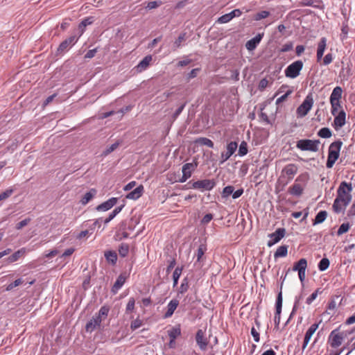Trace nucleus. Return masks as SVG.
<instances>
[{"label": "nucleus", "mask_w": 355, "mask_h": 355, "mask_svg": "<svg viewBox=\"0 0 355 355\" xmlns=\"http://www.w3.org/2000/svg\"><path fill=\"white\" fill-rule=\"evenodd\" d=\"M352 190V184L346 182H342L337 191V196L335 199V207L337 208L340 202H344V205H348L352 200L350 192Z\"/></svg>", "instance_id": "nucleus-1"}, {"label": "nucleus", "mask_w": 355, "mask_h": 355, "mask_svg": "<svg viewBox=\"0 0 355 355\" xmlns=\"http://www.w3.org/2000/svg\"><path fill=\"white\" fill-rule=\"evenodd\" d=\"M342 145L343 142L340 140H338L333 142L329 146L328 157L326 164V166L328 168H332L336 161L338 159Z\"/></svg>", "instance_id": "nucleus-2"}, {"label": "nucleus", "mask_w": 355, "mask_h": 355, "mask_svg": "<svg viewBox=\"0 0 355 355\" xmlns=\"http://www.w3.org/2000/svg\"><path fill=\"white\" fill-rule=\"evenodd\" d=\"M319 140L300 139L296 143V147L302 151L317 152L319 149Z\"/></svg>", "instance_id": "nucleus-3"}, {"label": "nucleus", "mask_w": 355, "mask_h": 355, "mask_svg": "<svg viewBox=\"0 0 355 355\" xmlns=\"http://www.w3.org/2000/svg\"><path fill=\"white\" fill-rule=\"evenodd\" d=\"M303 62L302 60H296L289 64L284 71L286 77L289 78H295L303 68Z\"/></svg>", "instance_id": "nucleus-4"}, {"label": "nucleus", "mask_w": 355, "mask_h": 355, "mask_svg": "<svg viewBox=\"0 0 355 355\" xmlns=\"http://www.w3.org/2000/svg\"><path fill=\"white\" fill-rule=\"evenodd\" d=\"M79 36L72 35L62 41L57 49L56 54L62 55L71 48L78 40Z\"/></svg>", "instance_id": "nucleus-5"}, {"label": "nucleus", "mask_w": 355, "mask_h": 355, "mask_svg": "<svg viewBox=\"0 0 355 355\" xmlns=\"http://www.w3.org/2000/svg\"><path fill=\"white\" fill-rule=\"evenodd\" d=\"M313 105V99L312 94L306 96L303 103L297 107V114L300 117L305 116Z\"/></svg>", "instance_id": "nucleus-6"}, {"label": "nucleus", "mask_w": 355, "mask_h": 355, "mask_svg": "<svg viewBox=\"0 0 355 355\" xmlns=\"http://www.w3.org/2000/svg\"><path fill=\"white\" fill-rule=\"evenodd\" d=\"M306 268L307 261L304 258H302L297 262H295L293 267V271L298 272L299 279L302 283L305 280Z\"/></svg>", "instance_id": "nucleus-7"}, {"label": "nucleus", "mask_w": 355, "mask_h": 355, "mask_svg": "<svg viewBox=\"0 0 355 355\" xmlns=\"http://www.w3.org/2000/svg\"><path fill=\"white\" fill-rule=\"evenodd\" d=\"M215 185L216 182L214 180L205 179L194 182L192 184L191 188L194 189L210 191L215 187Z\"/></svg>", "instance_id": "nucleus-8"}, {"label": "nucleus", "mask_w": 355, "mask_h": 355, "mask_svg": "<svg viewBox=\"0 0 355 355\" xmlns=\"http://www.w3.org/2000/svg\"><path fill=\"white\" fill-rule=\"evenodd\" d=\"M344 339L343 334L338 332V329L333 330L329 337L330 345L334 347H339Z\"/></svg>", "instance_id": "nucleus-9"}, {"label": "nucleus", "mask_w": 355, "mask_h": 355, "mask_svg": "<svg viewBox=\"0 0 355 355\" xmlns=\"http://www.w3.org/2000/svg\"><path fill=\"white\" fill-rule=\"evenodd\" d=\"M282 291L279 293L276 300V313L275 315V329H278L280 322V314L282 312Z\"/></svg>", "instance_id": "nucleus-10"}, {"label": "nucleus", "mask_w": 355, "mask_h": 355, "mask_svg": "<svg viewBox=\"0 0 355 355\" xmlns=\"http://www.w3.org/2000/svg\"><path fill=\"white\" fill-rule=\"evenodd\" d=\"M196 341L201 350H205L208 345V340L205 336V331L198 329L196 335Z\"/></svg>", "instance_id": "nucleus-11"}, {"label": "nucleus", "mask_w": 355, "mask_h": 355, "mask_svg": "<svg viewBox=\"0 0 355 355\" xmlns=\"http://www.w3.org/2000/svg\"><path fill=\"white\" fill-rule=\"evenodd\" d=\"M238 147L237 143L236 141H231L227 146V151L221 153V160L220 164L226 162L236 150Z\"/></svg>", "instance_id": "nucleus-12"}, {"label": "nucleus", "mask_w": 355, "mask_h": 355, "mask_svg": "<svg viewBox=\"0 0 355 355\" xmlns=\"http://www.w3.org/2000/svg\"><path fill=\"white\" fill-rule=\"evenodd\" d=\"M286 230L284 228L277 229L275 232L270 234L271 240L268 241V245L270 247L278 243L284 236Z\"/></svg>", "instance_id": "nucleus-13"}, {"label": "nucleus", "mask_w": 355, "mask_h": 355, "mask_svg": "<svg viewBox=\"0 0 355 355\" xmlns=\"http://www.w3.org/2000/svg\"><path fill=\"white\" fill-rule=\"evenodd\" d=\"M103 320L95 315L86 324L87 331L92 332L101 327Z\"/></svg>", "instance_id": "nucleus-14"}, {"label": "nucleus", "mask_w": 355, "mask_h": 355, "mask_svg": "<svg viewBox=\"0 0 355 355\" xmlns=\"http://www.w3.org/2000/svg\"><path fill=\"white\" fill-rule=\"evenodd\" d=\"M118 201L117 198H111L108 199L107 201L101 203V205L96 207V210L98 211H107L110 209L112 207H114Z\"/></svg>", "instance_id": "nucleus-15"}, {"label": "nucleus", "mask_w": 355, "mask_h": 355, "mask_svg": "<svg viewBox=\"0 0 355 355\" xmlns=\"http://www.w3.org/2000/svg\"><path fill=\"white\" fill-rule=\"evenodd\" d=\"M346 113L344 110H341L338 114L335 116L334 121V127L336 129L342 128L345 124Z\"/></svg>", "instance_id": "nucleus-16"}, {"label": "nucleus", "mask_w": 355, "mask_h": 355, "mask_svg": "<svg viewBox=\"0 0 355 355\" xmlns=\"http://www.w3.org/2000/svg\"><path fill=\"white\" fill-rule=\"evenodd\" d=\"M179 305V301L176 299L171 300L167 305V311L164 315V318L171 317Z\"/></svg>", "instance_id": "nucleus-17"}, {"label": "nucleus", "mask_w": 355, "mask_h": 355, "mask_svg": "<svg viewBox=\"0 0 355 355\" xmlns=\"http://www.w3.org/2000/svg\"><path fill=\"white\" fill-rule=\"evenodd\" d=\"M326 46H327V38L322 37L318 44L317 54H316L318 62H319L322 58L324 52L326 49Z\"/></svg>", "instance_id": "nucleus-18"}, {"label": "nucleus", "mask_w": 355, "mask_h": 355, "mask_svg": "<svg viewBox=\"0 0 355 355\" xmlns=\"http://www.w3.org/2000/svg\"><path fill=\"white\" fill-rule=\"evenodd\" d=\"M263 34H258L254 37L248 40L245 44V47L249 51H252L256 49L257 46L261 42Z\"/></svg>", "instance_id": "nucleus-19"}, {"label": "nucleus", "mask_w": 355, "mask_h": 355, "mask_svg": "<svg viewBox=\"0 0 355 355\" xmlns=\"http://www.w3.org/2000/svg\"><path fill=\"white\" fill-rule=\"evenodd\" d=\"M144 190V186L141 184L138 186L137 188H135L133 191L128 193L126 196V198L134 200H137L143 194Z\"/></svg>", "instance_id": "nucleus-20"}, {"label": "nucleus", "mask_w": 355, "mask_h": 355, "mask_svg": "<svg viewBox=\"0 0 355 355\" xmlns=\"http://www.w3.org/2000/svg\"><path fill=\"white\" fill-rule=\"evenodd\" d=\"M152 56L151 55H146L144 57L137 65V71L138 72H141L144 70H146L148 66L150 65V62L152 61Z\"/></svg>", "instance_id": "nucleus-21"}, {"label": "nucleus", "mask_w": 355, "mask_h": 355, "mask_svg": "<svg viewBox=\"0 0 355 355\" xmlns=\"http://www.w3.org/2000/svg\"><path fill=\"white\" fill-rule=\"evenodd\" d=\"M126 280V277L121 274L116 279L115 283L114 284L112 288V292L113 293H116L123 286Z\"/></svg>", "instance_id": "nucleus-22"}, {"label": "nucleus", "mask_w": 355, "mask_h": 355, "mask_svg": "<svg viewBox=\"0 0 355 355\" xmlns=\"http://www.w3.org/2000/svg\"><path fill=\"white\" fill-rule=\"evenodd\" d=\"M297 172V166L295 164H290L286 165L282 170V173H285L291 180Z\"/></svg>", "instance_id": "nucleus-23"}, {"label": "nucleus", "mask_w": 355, "mask_h": 355, "mask_svg": "<svg viewBox=\"0 0 355 355\" xmlns=\"http://www.w3.org/2000/svg\"><path fill=\"white\" fill-rule=\"evenodd\" d=\"M343 89L337 86L336 87L330 96L329 101L334 102H340V98H342Z\"/></svg>", "instance_id": "nucleus-24"}, {"label": "nucleus", "mask_w": 355, "mask_h": 355, "mask_svg": "<svg viewBox=\"0 0 355 355\" xmlns=\"http://www.w3.org/2000/svg\"><path fill=\"white\" fill-rule=\"evenodd\" d=\"M96 193L97 191L95 189H90L80 200L81 204L83 205H87L96 195Z\"/></svg>", "instance_id": "nucleus-25"}, {"label": "nucleus", "mask_w": 355, "mask_h": 355, "mask_svg": "<svg viewBox=\"0 0 355 355\" xmlns=\"http://www.w3.org/2000/svg\"><path fill=\"white\" fill-rule=\"evenodd\" d=\"M105 257L107 262L114 265L117 261V254L115 251L108 250L105 252Z\"/></svg>", "instance_id": "nucleus-26"}, {"label": "nucleus", "mask_w": 355, "mask_h": 355, "mask_svg": "<svg viewBox=\"0 0 355 355\" xmlns=\"http://www.w3.org/2000/svg\"><path fill=\"white\" fill-rule=\"evenodd\" d=\"M303 187L300 184L295 183L289 188V193L295 196H300L303 193Z\"/></svg>", "instance_id": "nucleus-27"}, {"label": "nucleus", "mask_w": 355, "mask_h": 355, "mask_svg": "<svg viewBox=\"0 0 355 355\" xmlns=\"http://www.w3.org/2000/svg\"><path fill=\"white\" fill-rule=\"evenodd\" d=\"M26 253L25 248H21L17 250L15 253H13L11 256L8 258V260L10 263H12L17 261L21 257L24 256Z\"/></svg>", "instance_id": "nucleus-28"}, {"label": "nucleus", "mask_w": 355, "mask_h": 355, "mask_svg": "<svg viewBox=\"0 0 355 355\" xmlns=\"http://www.w3.org/2000/svg\"><path fill=\"white\" fill-rule=\"evenodd\" d=\"M196 166L197 164L193 163H187L184 164L182 166V173L184 175L187 174L190 178L191 176L192 171H194Z\"/></svg>", "instance_id": "nucleus-29"}, {"label": "nucleus", "mask_w": 355, "mask_h": 355, "mask_svg": "<svg viewBox=\"0 0 355 355\" xmlns=\"http://www.w3.org/2000/svg\"><path fill=\"white\" fill-rule=\"evenodd\" d=\"M288 253V246L287 245H282L279 246L276 252H275L274 257L275 258L278 257H284L287 255Z\"/></svg>", "instance_id": "nucleus-30"}, {"label": "nucleus", "mask_w": 355, "mask_h": 355, "mask_svg": "<svg viewBox=\"0 0 355 355\" xmlns=\"http://www.w3.org/2000/svg\"><path fill=\"white\" fill-rule=\"evenodd\" d=\"M327 216V212L326 211H320L316 215L314 221H313V225H315L319 223H322L324 221Z\"/></svg>", "instance_id": "nucleus-31"}, {"label": "nucleus", "mask_w": 355, "mask_h": 355, "mask_svg": "<svg viewBox=\"0 0 355 355\" xmlns=\"http://www.w3.org/2000/svg\"><path fill=\"white\" fill-rule=\"evenodd\" d=\"M196 143L202 146H207L209 148L214 147L213 141L206 137H199L196 140Z\"/></svg>", "instance_id": "nucleus-32"}, {"label": "nucleus", "mask_w": 355, "mask_h": 355, "mask_svg": "<svg viewBox=\"0 0 355 355\" xmlns=\"http://www.w3.org/2000/svg\"><path fill=\"white\" fill-rule=\"evenodd\" d=\"M168 334L171 339V342H174L175 339L181 334L180 328H173L171 330L168 331Z\"/></svg>", "instance_id": "nucleus-33"}, {"label": "nucleus", "mask_w": 355, "mask_h": 355, "mask_svg": "<svg viewBox=\"0 0 355 355\" xmlns=\"http://www.w3.org/2000/svg\"><path fill=\"white\" fill-rule=\"evenodd\" d=\"M129 252V245L127 243H121L119 248V253L121 257H125Z\"/></svg>", "instance_id": "nucleus-34"}, {"label": "nucleus", "mask_w": 355, "mask_h": 355, "mask_svg": "<svg viewBox=\"0 0 355 355\" xmlns=\"http://www.w3.org/2000/svg\"><path fill=\"white\" fill-rule=\"evenodd\" d=\"M109 311L110 309L108 307L103 306L100 309L98 313L96 315L102 320H104L107 317Z\"/></svg>", "instance_id": "nucleus-35"}, {"label": "nucleus", "mask_w": 355, "mask_h": 355, "mask_svg": "<svg viewBox=\"0 0 355 355\" xmlns=\"http://www.w3.org/2000/svg\"><path fill=\"white\" fill-rule=\"evenodd\" d=\"M182 268L177 267L173 274V287L176 286L178 282V279L181 275Z\"/></svg>", "instance_id": "nucleus-36"}, {"label": "nucleus", "mask_w": 355, "mask_h": 355, "mask_svg": "<svg viewBox=\"0 0 355 355\" xmlns=\"http://www.w3.org/2000/svg\"><path fill=\"white\" fill-rule=\"evenodd\" d=\"M329 260L327 258L322 259L318 263V269L320 271L326 270L329 266Z\"/></svg>", "instance_id": "nucleus-37"}, {"label": "nucleus", "mask_w": 355, "mask_h": 355, "mask_svg": "<svg viewBox=\"0 0 355 355\" xmlns=\"http://www.w3.org/2000/svg\"><path fill=\"white\" fill-rule=\"evenodd\" d=\"M93 20L92 17H88L86 19H84L79 24V29H80V36L83 34L84 32L85 28L91 24H92Z\"/></svg>", "instance_id": "nucleus-38"}, {"label": "nucleus", "mask_w": 355, "mask_h": 355, "mask_svg": "<svg viewBox=\"0 0 355 355\" xmlns=\"http://www.w3.org/2000/svg\"><path fill=\"white\" fill-rule=\"evenodd\" d=\"M318 135L322 138H329L331 136V131L328 128H322L318 131Z\"/></svg>", "instance_id": "nucleus-39"}, {"label": "nucleus", "mask_w": 355, "mask_h": 355, "mask_svg": "<svg viewBox=\"0 0 355 355\" xmlns=\"http://www.w3.org/2000/svg\"><path fill=\"white\" fill-rule=\"evenodd\" d=\"M185 33H182L179 35L178 38L175 40L173 44V50L175 51L177 49L181 46L182 42L185 40Z\"/></svg>", "instance_id": "nucleus-40"}, {"label": "nucleus", "mask_w": 355, "mask_h": 355, "mask_svg": "<svg viewBox=\"0 0 355 355\" xmlns=\"http://www.w3.org/2000/svg\"><path fill=\"white\" fill-rule=\"evenodd\" d=\"M162 4L163 2L160 0L150 1L147 3L146 8L148 10H152L159 7Z\"/></svg>", "instance_id": "nucleus-41"}, {"label": "nucleus", "mask_w": 355, "mask_h": 355, "mask_svg": "<svg viewBox=\"0 0 355 355\" xmlns=\"http://www.w3.org/2000/svg\"><path fill=\"white\" fill-rule=\"evenodd\" d=\"M248 153V145L245 141H242L239 148V155L244 156Z\"/></svg>", "instance_id": "nucleus-42"}, {"label": "nucleus", "mask_w": 355, "mask_h": 355, "mask_svg": "<svg viewBox=\"0 0 355 355\" xmlns=\"http://www.w3.org/2000/svg\"><path fill=\"white\" fill-rule=\"evenodd\" d=\"M189 287V286L188 280L187 278H184L182 280L181 285L179 288V293H182V294L186 293L188 291Z\"/></svg>", "instance_id": "nucleus-43"}, {"label": "nucleus", "mask_w": 355, "mask_h": 355, "mask_svg": "<svg viewBox=\"0 0 355 355\" xmlns=\"http://www.w3.org/2000/svg\"><path fill=\"white\" fill-rule=\"evenodd\" d=\"M234 190V187L233 186H227L225 187L222 192V197L223 198H227L229 196L232 194L233 191Z\"/></svg>", "instance_id": "nucleus-44"}, {"label": "nucleus", "mask_w": 355, "mask_h": 355, "mask_svg": "<svg viewBox=\"0 0 355 355\" xmlns=\"http://www.w3.org/2000/svg\"><path fill=\"white\" fill-rule=\"evenodd\" d=\"M350 228V225L348 223H343L338 230L337 234L338 236L347 232Z\"/></svg>", "instance_id": "nucleus-45"}, {"label": "nucleus", "mask_w": 355, "mask_h": 355, "mask_svg": "<svg viewBox=\"0 0 355 355\" xmlns=\"http://www.w3.org/2000/svg\"><path fill=\"white\" fill-rule=\"evenodd\" d=\"M269 15H270V12L268 11L263 10L259 12H257L255 15L254 19L256 21H259L262 19H265V18L268 17Z\"/></svg>", "instance_id": "nucleus-46"}, {"label": "nucleus", "mask_w": 355, "mask_h": 355, "mask_svg": "<svg viewBox=\"0 0 355 355\" xmlns=\"http://www.w3.org/2000/svg\"><path fill=\"white\" fill-rule=\"evenodd\" d=\"M232 19V18L231 17L230 13L229 12V13L225 14V15H222L221 17H220L218 19L217 22H218L220 24H225V23L229 22Z\"/></svg>", "instance_id": "nucleus-47"}, {"label": "nucleus", "mask_w": 355, "mask_h": 355, "mask_svg": "<svg viewBox=\"0 0 355 355\" xmlns=\"http://www.w3.org/2000/svg\"><path fill=\"white\" fill-rule=\"evenodd\" d=\"M347 205H344V202H340L338 204V207L336 208V207H335V201H334L332 208H333V210L334 211V212L338 214V213L343 211L345 209V208L347 207Z\"/></svg>", "instance_id": "nucleus-48"}, {"label": "nucleus", "mask_w": 355, "mask_h": 355, "mask_svg": "<svg viewBox=\"0 0 355 355\" xmlns=\"http://www.w3.org/2000/svg\"><path fill=\"white\" fill-rule=\"evenodd\" d=\"M23 283V280L19 278V279H16L15 281H14L13 282H12L11 284H8L6 287V291H11L14 288L19 286L20 284H21Z\"/></svg>", "instance_id": "nucleus-49"}, {"label": "nucleus", "mask_w": 355, "mask_h": 355, "mask_svg": "<svg viewBox=\"0 0 355 355\" xmlns=\"http://www.w3.org/2000/svg\"><path fill=\"white\" fill-rule=\"evenodd\" d=\"M206 247L204 245H200L197 250V261H200V259L205 254Z\"/></svg>", "instance_id": "nucleus-50"}, {"label": "nucleus", "mask_w": 355, "mask_h": 355, "mask_svg": "<svg viewBox=\"0 0 355 355\" xmlns=\"http://www.w3.org/2000/svg\"><path fill=\"white\" fill-rule=\"evenodd\" d=\"M303 297L302 295H299V296H297L295 297V303H294V306H293V310H292V312L291 313V315H290V318L292 317L293 314L296 311V310L297 309L298 306H299V304H300V301L302 300Z\"/></svg>", "instance_id": "nucleus-51"}, {"label": "nucleus", "mask_w": 355, "mask_h": 355, "mask_svg": "<svg viewBox=\"0 0 355 355\" xmlns=\"http://www.w3.org/2000/svg\"><path fill=\"white\" fill-rule=\"evenodd\" d=\"M330 103L331 105V114L334 116H336V114L338 112V108L340 107V102H334V101L333 102L330 101Z\"/></svg>", "instance_id": "nucleus-52"}, {"label": "nucleus", "mask_w": 355, "mask_h": 355, "mask_svg": "<svg viewBox=\"0 0 355 355\" xmlns=\"http://www.w3.org/2000/svg\"><path fill=\"white\" fill-rule=\"evenodd\" d=\"M119 146V142H115L113 144H112L110 146H109L105 151H104V155H107L108 154L111 153L112 152H113L114 150H116L118 146Z\"/></svg>", "instance_id": "nucleus-53"}, {"label": "nucleus", "mask_w": 355, "mask_h": 355, "mask_svg": "<svg viewBox=\"0 0 355 355\" xmlns=\"http://www.w3.org/2000/svg\"><path fill=\"white\" fill-rule=\"evenodd\" d=\"M12 193H13V189H12L6 190L4 192H3L0 194V201L6 200L8 197H10Z\"/></svg>", "instance_id": "nucleus-54"}, {"label": "nucleus", "mask_w": 355, "mask_h": 355, "mask_svg": "<svg viewBox=\"0 0 355 355\" xmlns=\"http://www.w3.org/2000/svg\"><path fill=\"white\" fill-rule=\"evenodd\" d=\"M31 221V218H26L21 221H20L19 223H18L17 225H16V229L17 230H21L24 227L26 226L29 222Z\"/></svg>", "instance_id": "nucleus-55"}, {"label": "nucleus", "mask_w": 355, "mask_h": 355, "mask_svg": "<svg viewBox=\"0 0 355 355\" xmlns=\"http://www.w3.org/2000/svg\"><path fill=\"white\" fill-rule=\"evenodd\" d=\"M318 293H320L319 291V289H317L315 292H313L307 299H306V304H311L313 300H315L318 296Z\"/></svg>", "instance_id": "nucleus-56"}, {"label": "nucleus", "mask_w": 355, "mask_h": 355, "mask_svg": "<svg viewBox=\"0 0 355 355\" xmlns=\"http://www.w3.org/2000/svg\"><path fill=\"white\" fill-rule=\"evenodd\" d=\"M135 300L133 297L129 299L126 306V311H132L135 308Z\"/></svg>", "instance_id": "nucleus-57"}, {"label": "nucleus", "mask_w": 355, "mask_h": 355, "mask_svg": "<svg viewBox=\"0 0 355 355\" xmlns=\"http://www.w3.org/2000/svg\"><path fill=\"white\" fill-rule=\"evenodd\" d=\"M141 324H142V322L139 319H136L132 322L130 328L132 330H135V329L139 328L141 326Z\"/></svg>", "instance_id": "nucleus-58"}, {"label": "nucleus", "mask_w": 355, "mask_h": 355, "mask_svg": "<svg viewBox=\"0 0 355 355\" xmlns=\"http://www.w3.org/2000/svg\"><path fill=\"white\" fill-rule=\"evenodd\" d=\"M292 93V90H288L286 92V93L282 96L279 97L276 101V104H279L282 102L284 101L288 96Z\"/></svg>", "instance_id": "nucleus-59"}, {"label": "nucleus", "mask_w": 355, "mask_h": 355, "mask_svg": "<svg viewBox=\"0 0 355 355\" xmlns=\"http://www.w3.org/2000/svg\"><path fill=\"white\" fill-rule=\"evenodd\" d=\"M333 60V55L331 53L327 54L324 59H323V64L324 65H328Z\"/></svg>", "instance_id": "nucleus-60"}, {"label": "nucleus", "mask_w": 355, "mask_h": 355, "mask_svg": "<svg viewBox=\"0 0 355 355\" xmlns=\"http://www.w3.org/2000/svg\"><path fill=\"white\" fill-rule=\"evenodd\" d=\"M293 46V44L291 42H288V43H286V44H284L282 49H281V52H288L291 50H292Z\"/></svg>", "instance_id": "nucleus-61"}, {"label": "nucleus", "mask_w": 355, "mask_h": 355, "mask_svg": "<svg viewBox=\"0 0 355 355\" xmlns=\"http://www.w3.org/2000/svg\"><path fill=\"white\" fill-rule=\"evenodd\" d=\"M212 218H213V215L211 214H207L202 218L201 223L202 224H207L212 220Z\"/></svg>", "instance_id": "nucleus-62"}, {"label": "nucleus", "mask_w": 355, "mask_h": 355, "mask_svg": "<svg viewBox=\"0 0 355 355\" xmlns=\"http://www.w3.org/2000/svg\"><path fill=\"white\" fill-rule=\"evenodd\" d=\"M186 105V103H183L182 105H181L177 110L176 111L174 112L173 115V118L174 119H175L180 114L181 112H182V110H184V107Z\"/></svg>", "instance_id": "nucleus-63"}, {"label": "nucleus", "mask_w": 355, "mask_h": 355, "mask_svg": "<svg viewBox=\"0 0 355 355\" xmlns=\"http://www.w3.org/2000/svg\"><path fill=\"white\" fill-rule=\"evenodd\" d=\"M96 52H97L96 49L89 50L87 52V53L85 55V58L89 59V58H94L95 56V54L96 53Z\"/></svg>", "instance_id": "nucleus-64"}]
</instances>
